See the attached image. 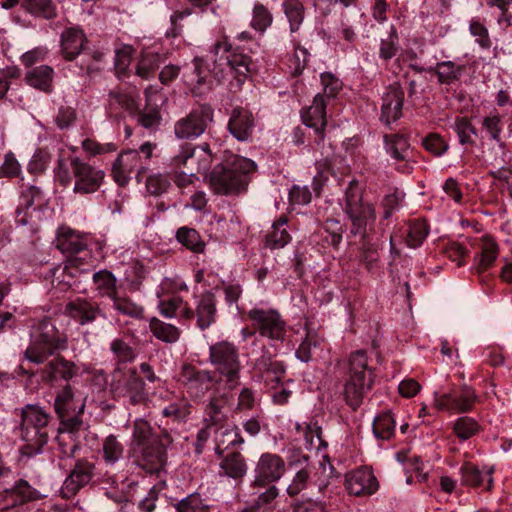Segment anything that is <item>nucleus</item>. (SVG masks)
<instances>
[{
	"instance_id": "42",
	"label": "nucleus",
	"mask_w": 512,
	"mask_h": 512,
	"mask_svg": "<svg viewBox=\"0 0 512 512\" xmlns=\"http://www.w3.org/2000/svg\"><path fill=\"white\" fill-rule=\"evenodd\" d=\"M250 496L255 497L251 506L259 509L260 511H265V507L270 505L279 495L278 488L273 484H268L267 486H257L251 487Z\"/></svg>"
},
{
	"instance_id": "45",
	"label": "nucleus",
	"mask_w": 512,
	"mask_h": 512,
	"mask_svg": "<svg viewBox=\"0 0 512 512\" xmlns=\"http://www.w3.org/2000/svg\"><path fill=\"white\" fill-rule=\"evenodd\" d=\"M396 422L391 412L379 414L373 421V432L378 439L389 440L395 432Z\"/></svg>"
},
{
	"instance_id": "22",
	"label": "nucleus",
	"mask_w": 512,
	"mask_h": 512,
	"mask_svg": "<svg viewBox=\"0 0 512 512\" xmlns=\"http://www.w3.org/2000/svg\"><path fill=\"white\" fill-rule=\"evenodd\" d=\"M345 484L349 493L355 496L372 495L379 488V483L373 471L368 467H361L348 473Z\"/></svg>"
},
{
	"instance_id": "33",
	"label": "nucleus",
	"mask_w": 512,
	"mask_h": 512,
	"mask_svg": "<svg viewBox=\"0 0 512 512\" xmlns=\"http://www.w3.org/2000/svg\"><path fill=\"white\" fill-rule=\"evenodd\" d=\"M493 472V468H489L483 472L476 465L466 462L460 468L461 482L466 486L479 487L484 483V478L487 477V486L485 489L489 491L493 486Z\"/></svg>"
},
{
	"instance_id": "40",
	"label": "nucleus",
	"mask_w": 512,
	"mask_h": 512,
	"mask_svg": "<svg viewBox=\"0 0 512 512\" xmlns=\"http://www.w3.org/2000/svg\"><path fill=\"white\" fill-rule=\"evenodd\" d=\"M162 62L159 53L144 51L137 62L135 74L144 80H148L154 76Z\"/></svg>"
},
{
	"instance_id": "12",
	"label": "nucleus",
	"mask_w": 512,
	"mask_h": 512,
	"mask_svg": "<svg viewBox=\"0 0 512 512\" xmlns=\"http://www.w3.org/2000/svg\"><path fill=\"white\" fill-rule=\"evenodd\" d=\"M178 382L192 398H201L209 391L212 383H218V378L209 370H200L184 363L178 374Z\"/></svg>"
},
{
	"instance_id": "31",
	"label": "nucleus",
	"mask_w": 512,
	"mask_h": 512,
	"mask_svg": "<svg viewBox=\"0 0 512 512\" xmlns=\"http://www.w3.org/2000/svg\"><path fill=\"white\" fill-rule=\"evenodd\" d=\"M86 41L81 29L67 28L61 35V48L64 58L68 61L75 59L83 49Z\"/></svg>"
},
{
	"instance_id": "60",
	"label": "nucleus",
	"mask_w": 512,
	"mask_h": 512,
	"mask_svg": "<svg viewBox=\"0 0 512 512\" xmlns=\"http://www.w3.org/2000/svg\"><path fill=\"white\" fill-rule=\"evenodd\" d=\"M469 31L476 42L483 49H489L492 45L489 32L485 24L479 18H472L469 23Z\"/></svg>"
},
{
	"instance_id": "9",
	"label": "nucleus",
	"mask_w": 512,
	"mask_h": 512,
	"mask_svg": "<svg viewBox=\"0 0 512 512\" xmlns=\"http://www.w3.org/2000/svg\"><path fill=\"white\" fill-rule=\"evenodd\" d=\"M247 316L260 336L271 341L283 342L285 340L286 322L277 310L252 308L248 311Z\"/></svg>"
},
{
	"instance_id": "48",
	"label": "nucleus",
	"mask_w": 512,
	"mask_h": 512,
	"mask_svg": "<svg viewBox=\"0 0 512 512\" xmlns=\"http://www.w3.org/2000/svg\"><path fill=\"white\" fill-rule=\"evenodd\" d=\"M295 429L304 436L306 445L310 448H319L322 444V429L317 421L296 423Z\"/></svg>"
},
{
	"instance_id": "2",
	"label": "nucleus",
	"mask_w": 512,
	"mask_h": 512,
	"mask_svg": "<svg viewBox=\"0 0 512 512\" xmlns=\"http://www.w3.org/2000/svg\"><path fill=\"white\" fill-rule=\"evenodd\" d=\"M172 442L166 430L158 434L147 420L138 418L133 423L129 453L139 467L155 473L166 465V450Z\"/></svg>"
},
{
	"instance_id": "52",
	"label": "nucleus",
	"mask_w": 512,
	"mask_h": 512,
	"mask_svg": "<svg viewBox=\"0 0 512 512\" xmlns=\"http://www.w3.org/2000/svg\"><path fill=\"white\" fill-rule=\"evenodd\" d=\"M429 234V225L426 220H414L409 222L407 244L412 248L419 247Z\"/></svg>"
},
{
	"instance_id": "62",
	"label": "nucleus",
	"mask_w": 512,
	"mask_h": 512,
	"mask_svg": "<svg viewBox=\"0 0 512 512\" xmlns=\"http://www.w3.org/2000/svg\"><path fill=\"white\" fill-rule=\"evenodd\" d=\"M108 97V105L110 109L122 108L127 111H133L136 108L134 98L121 90L110 91Z\"/></svg>"
},
{
	"instance_id": "21",
	"label": "nucleus",
	"mask_w": 512,
	"mask_h": 512,
	"mask_svg": "<svg viewBox=\"0 0 512 512\" xmlns=\"http://www.w3.org/2000/svg\"><path fill=\"white\" fill-rule=\"evenodd\" d=\"M255 127L256 119L249 109L238 106L231 111L228 130L238 141H249L252 138Z\"/></svg>"
},
{
	"instance_id": "18",
	"label": "nucleus",
	"mask_w": 512,
	"mask_h": 512,
	"mask_svg": "<svg viewBox=\"0 0 512 512\" xmlns=\"http://www.w3.org/2000/svg\"><path fill=\"white\" fill-rule=\"evenodd\" d=\"M39 497L38 491L26 480L17 479L13 484L4 487L0 491V510H8Z\"/></svg>"
},
{
	"instance_id": "35",
	"label": "nucleus",
	"mask_w": 512,
	"mask_h": 512,
	"mask_svg": "<svg viewBox=\"0 0 512 512\" xmlns=\"http://www.w3.org/2000/svg\"><path fill=\"white\" fill-rule=\"evenodd\" d=\"M247 473V464L240 452H230L220 462V474L234 480H242Z\"/></svg>"
},
{
	"instance_id": "55",
	"label": "nucleus",
	"mask_w": 512,
	"mask_h": 512,
	"mask_svg": "<svg viewBox=\"0 0 512 512\" xmlns=\"http://www.w3.org/2000/svg\"><path fill=\"white\" fill-rule=\"evenodd\" d=\"M224 401L214 397L205 408L204 421L207 427L216 426L225 421L226 415L223 411Z\"/></svg>"
},
{
	"instance_id": "54",
	"label": "nucleus",
	"mask_w": 512,
	"mask_h": 512,
	"mask_svg": "<svg viewBox=\"0 0 512 512\" xmlns=\"http://www.w3.org/2000/svg\"><path fill=\"white\" fill-rule=\"evenodd\" d=\"M110 351L117 363H130L136 358L135 350L124 339L115 338L110 343Z\"/></svg>"
},
{
	"instance_id": "14",
	"label": "nucleus",
	"mask_w": 512,
	"mask_h": 512,
	"mask_svg": "<svg viewBox=\"0 0 512 512\" xmlns=\"http://www.w3.org/2000/svg\"><path fill=\"white\" fill-rule=\"evenodd\" d=\"M216 302V296L211 291H205L195 296V309L185 303L180 315L186 320H191L196 316L197 326L201 330H205L216 320Z\"/></svg>"
},
{
	"instance_id": "19",
	"label": "nucleus",
	"mask_w": 512,
	"mask_h": 512,
	"mask_svg": "<svg viewBox=\"0 0 512 512\" xmlns=\"http://www.w3.org/2000/svg\"><path fill=\"white\" fill-rule=\"evenodd\" d=\"M64 314L81 326L93 323L98 317L105 318L97 302L83 297L68 301L64 307Z\"/></svg>"
},
{
	"instance_id": "46",
	"label": "nucleus",
	"mask_w": 512,
	"mask_h": 512,
	"mask_svg": "<svg viewBox=\"0 0 512 512\" xmlns=\"http://www.w3.org/2000/svg\"><path fill=\"white\" fill-rule=\"evenodd\" d=\"M176 238L179 243L194 253H202L205 249V243L201 239L199 233L188 227H181L176 233Z\"/></svg>"
},
{
	"instance_id": "38",
	"label": "nucleus",
	"mask_w": 512,
	"mask_h": 512,
	"mask_svg": "<svg viewBox=\"0 0 512 512\" xmlns=\"http://www.w3.org/2000/svg\"><path fill=\"white\" fill-rule=\"evenodd\" d=\"M149 328L155 338L168 344L176 343L181 336V331L178 327L156 317L150 320Z\"/></svg>"
},
{
	"instance_id": "11",
	"label": "nucleus",
	"mask_w": 512,
	"mask_h": 512,
	"mask_svg": "<svg viewBox=\"0 0 512 512\" xmlns=\"http://www.w3.org/2000/svg\"><path fill=\"white\" fill-rule=\"evenodd\" d=\"M214 111L209 105L193 109L185 117L176 121L174 133L178 139H195L201 136L213 120Z\"/></svg>"
},
{
	"instance_id": "28",
	"label": "nucleus",
	"mask_w": 512,
	"mask_h": 512,
	"mask_svg": "<svg viewBox=\"0 0 512 512\" xmlns=\"http://www.w3.org/2000/svg\"><path fill=\"white\" fill-rule=\"evenodd\" d=\"M373 380H362L358 378L348 377L344 383V399L346 404L356 411L363 403V399L367 392L371 389Z\"/></svg>"
},
{
	"instance_id": "51",
	"label": "nucleus",
	"mask_w": 512,
	"mask_h": 512,
	"mask_svg": "<svg viewBox=\"0 0 512 512\" xmlns=\"http://www.w3.org/2000/svg\"><path fill=\"white\" fill-rule=\"evenodd\" d=\"M464 70L463 66H457L452 61H443L434 68L438 81L442 84H450L457 80Z\"/></svg>"
},
{
	"instance_id": "39",
	"label": "nucleus",
	"mask_w": 512,
	"mask_h": 512,
	"mask_svg": "<svg viewBox=\"0 0 512 512\" xmlns=\"http://www.w3.org/2000/svg\"><path fill=\"white\" fill-rule=\"evenodd\" d=\"M287 224L286 217H280L273 223L272 231L266 235L265 246L271 250L280 249L291 241V236L285 228Z\"/></svg>"
},
{
	"instance_id": "20",
	"label": "nucleus",
	"mask_w": 512,
	"mask_h": 512,
	"mask_svg": "<svg viewBox=\"0 0 512 512\" xmlns=\"http://www.w3.org/2000/svg\"><path fill=\"white\" fill-rule=\"evenodd\" d=\"M38 373L42 382L53 385L59 381L68 382L74 378L78 374V368L74 362L58 355L48 361Z\"/></svg>"
},
{
	"instance_id": "36",
	"label": "nucleus",
	"mask_w": 512,
	"mask_h": 512,
	"mask_svg": "<svg viewBox=\"0 0 512 512\" xmlns=\"http://www.w3.org/2000/svg\"><path fill=\"white\" fill-rule=\"evenodd\" d=\"M251 59L243 53L233 52L227 57V67L236 81V87L241 88L250 72Z\"/></svg>"
},
{
	"instance_id": "50",
	"label": "nucleus",
	"mask_w": 512,
	"mask_h": 512,
	"mask_svg": "<svg viewBox=\"0 0 512 512\" xmlns=\"http://www.w3.org/2000/svg\"><path fill=\"white\" fill-rule=\"evenodd\" d=\"M175 512H210V506L199 493H191L175 505Z\"/></svg>"
},
{
	"instance_id": "25",
	"label": "nucleus",
	"mask_w": 512,
	"mask_h": 512,
	"mask_svg": "<svg viewBox=\"0 0 512 512\" xmlns=\"http://www.w3.org/2000/svg\"><path fill=\"white\" fill-rule=\"evenodd\" d=\"M479 248L480 252L474 257L472 270L479 275L481 281H484L482 275L494 265L499 248L495 240L488 235L481 237Z\"/></svg>"
},
{
	"instance_id": "34",
	"label": "nucleus",
	"mask_w": 512,
	"mask_h": 512,
	"mask_svg": "<svg viewBox=\"0 0 512 512\" xmlns=\"http://www.w3.org/2000/svg\"><path fill=\"white\" fill-rule=\"evenodd\" d=\"M21 8L34 18L54 20L58 17V8L53 0H22Z\"/></svg>"
},
{
	"instance_id": "17",
	"label": "nucleus",
	"mask_w": 512,
	"mask_h": 512,
	"mask_svg": "<svg viewBox=\"0 0 512 512\" xmlns=\"http://www.w3.org/2000/svg\"><path fill=\"white\" fill-rule=\"evenodd\" d=\"M326 107L325 97L318 93L315 95L312 104L302 108L300 113L303 124L313 129L317 144L323 142L325 137L324 132L327 126Z\"/></svg>"
},
{
	"instance_id": "47",
	"label": "nucleus",
	"mask_w": 512,
	"mask_h": 512,
	"mask_svg": "<svg viewBox=\"0 0 512 512\" xmlns=\"http://www.w3.org/2000/svg\"><path fill=\"white\" fill-rule=\"evenodd\" d=\"M452 129L458 136L461 145H474V136H477V130L467 117H456Z\"/></svg>"
},
{
	"instance_id": "7",
	"label": "nucleus",
	"mask_w": 512,
	"mask_h": 512,
	"mask_svg": "<svg viewBox=\"0 0 512 512\" xmlns=\"http://www.w3.org/2000/svg\"><path fill=\"white\" fill-rule=\"evenodd\" d=\"M209 362L215 368L218 383L233 390L240 384L242 365L237 346L227 340L218 341L209 347Z\"/></svg>"
},
{
	"instance_id": "49",
	"label": "nucleus",
	"mask_w": 512,
	"mask_h": 512,
	"mask_svg": "<svg viewBox=\"0 0 512 512\" xmlns=\"http://www.w3.org/2000/svg\"><path fill=\"white\" fill-rule=\"evenodd\" d=\"M110 300L113 302V308L118 313L132 318L143 317V307L133 302L129 297L121 296L118 292L115 298L113 297Z\"/></svg>"
},
{
	"instance_id": "8",
	"label": "nucleus",
	"mask_w": 512,
	"mask_h": 512,
	"mask_svg": "<svg viewBox=\"0 0 512 512\" xmlns=\"http://www.w3.org/2000/svg\"><path fill=\"white\" fill-rule=\"evenodd\" d=\"M91 481L99 484H107L110 487H115L118 483L116 474L108 470L102 471V469L96 467L95 463L86 459H79L64 484L68 491L75 494Z\"/></svg>"
},
{
	"instance_id": "59",
	"label": "nucleus",
	"mask_w": 512,
	"mask_h": 512,
	"mask_svg": "<svg viewBox=\"0 0 512 512\" xmlns=\"http://www.w3.org/2000/svg\"><path fill=\"white\" fill-rule=\"evenodd\" d=\"M190 414V405L184 401L169 403L162 410V415L174 422H183Z\"/></svg>"
},
{
	"instance_id": "1",
	"label": "nucleus",
	"mask_w": 512,
	"mask_h": 512,
	"mask_svg": "<svg viewBox=\"0 0 512 512\" xmlns=\"http://www.w3.org/2000/svg\"><path fill=\"white\" fill-rule=\"evenodd\" d=\"M343 211L351 223L350 234L362 239L360 261L372 271L379 260L378 245L370 236L376 221V209L372 202L364 200L362 189L355 180L350 181L346 188Z\"/></svg>"
},
{
	"instance_id": "10",
	"label": "nucleus",
	"mask_w": 512,
	"mask_h": 512,
	"mask_svg": "<svg viewBox=\"0 0 512 512\" xmlns=\"http://www.w3.org/2000/svg\"><path fill=\"white\" fill-rule=\"evenodd\" d=\"M144 380L135 368L129 369L118 378L113 377L111 391L115 398H124L132 405H139L146 401L147 392Z\"/></svg>"
},
{
	"instance_id": "63",
	"label": "nucleus",
	"mask_w": 512,
	"mask_h": 512,
	"mask_svg": "<svg viewBox=\"0 0 512 512\" xmlns=\"http://www.w3.org/2000/svg\"><path fill=\"white\" fill-rule=\"evenodd\" d=\"M321 83L323 85V96L325 100H331L337 96L342 89V82L330 72L322 73Z\"/></svg>"
},
{
	"instance_id": "26",
	"label": "nucleus",
	"mask_w": 512,
	"mask_h": 512,
	"mask_svg": "<svg viewBox=\"0 0 512 512\" xmlns=\"http://www.w3.org/2000/svg\"><path fill=\"white\" fill-rule=\"evenodd\" d=\"M55 244L57 249L70 257L78 254V252H83L87 248V238L68 227H60Z\"/></svg>"
},
{
	"instance_id": "30",
	"label": "nucleus",
	"mask_w": 512,
	"mask_h": 512,
	"mask_svg": "<svg viewBox=\"0 0 512 512\" xmlns=\"http://www.w3.org/2000/svg\"><path fill=\"white\" fill-rule=\"evenodd\" d=\"M54 69L48 65H40L31 68L25 74L26 83L36 90L44 93L53 91Z\"/></svg>"
},
{
	"instance_id": "16",
	"label": "nucleus",
	"mask_w": 512,
	"mask_h": 512,
	"mask_svg": "<svg viewBox=\"0 0 512 512\" xmlns=\"http://www.w3.org/2000/svg\"><path fill=\"white\" fill-rule=\"evenodd\" d=\"M286 470L283 458L273 453H263L255 467V478L251 487L267 486L278 481Z\"/></svg>"
},
{
	"instance_id": "13",
	"label": "nucleus",
	"mask_w": 512,
	"mask_h": 512,
	"mask_svg": "<svg viewBox=\"0 0 512 512\" xmlns=\"http://www.w3.org/2000/svg\"><path fill=\"white\" fill-rule=\"evenodd\" d=\"M145 172V163L137 150H127L120 153L112 167L113 179L120 186H125L133 173H135L136 179L140 183Z\"/></svg>"
},
{
	"instance_id": "5",
	"label": "nucleus",
	"mask_w": 512,
	"mask_h": 512,
	"mask_svg": "<svg viewBox=\"0 0 512 512\" xmlns=\"http://www.w3.org/2000/svg\"><path fill=\"white\" fill-rule=\"evenodd\" d=\"M255 168L252 160L235 156L214 166L208 175L210 188L218 195H238L246 190L248 174Z\"/></svg>"
},
{
	"instance_id": "32",
	"label": "nucleus",
	"mask_w": 512,
	"mask_h": 512,
	"mask_svg": "<svg viewBox=\"0 0 512 512\" xmlns=\"http://www.w3.org/2000/svg\"><path fill=\"white\" fill-rule=\"evenodd\" d=\"M347 376L362 380H373V373L368 366V357L365 350H356L352 352L347 361Z\"/></svg>"
},
{
	"instance_id": "3",
	"label": "nucleus",
	"mask_w": 512,
	"mask_h": 512,
	"mask_svg": "<svg viewBox=\"0 0 512 512\" xmlns=\"http://www.w3.org/2000/svg\"><path fill=\"white\" fill-rule=\"evenodd\" d=\"M55 177L64 187L72 184L77 194H91L98 191L104 182L105 172L80 159L69 155L59 158L55 168Z\"/></svg>"
},
{
	"instance_id": "6",
	"label": "nucleus",
	"mask_w": 512,
	"mask_h": 512,
	"mask_svg": "<svg viewBox=\"0 0 512 512\" xmlns=\"http://www.w3.org/2000/svg\"><path fill=\"white\" fill-rule=\"evenodd\" d=\"M67 347V337L55 325L51 318H43L34 325L31 341L24 352V357L31 363L43 364L58 351Z\"/></svg>"
},
{
	"instance_id": "24",
	"label": "nucleus",
	"mask_w": 512,
	"mask_h": 512,
	"mask_svg": "<svg viewBox=\"0 0 512 512\" xmlns=\"http://www.w3.org/2000/svg\"><path fill=\"white\" fill-rule=\"evenodd\" d=\"M404 91L398 83L391 84L382 97L380 120L386 125L398 120L402 115Z\"/></svg>"
},
{
	"instance_id": "61",
	"label": "nucleus",
	"mask_w": 512,
	"mask_h": 512,
	"mask_svg": "<svg viewBox=\"0 0 512 512\" xmlns=\"http://www.w3.org/2000/svg\"><path fill=\"white\" fill-rule=\"evenodd\" d=\"M398 35L394 28L386 38H382L379 48V57L385 61L392 59L398 52Z\"/></svg>"
},
{
	"instance_id": "64",
	"label": "nucleus",
	"mask_w": 512,
	"mask_h": 512,
	"mask_svg": "<svg viewBox=\"0 0 512 512\" xmlns=\"http://www.w3.org/2000/svg\"><path fill=\"white\" fill-rule=\"evenodd\" d=\"M92 266V255L90 251L85 248L83 252H78V254L71 255L67 259V265L64 267L63 272L67 269L75 268L80 270L81 272L89 271Z\"/></svg>"
},
{
	"instance_id": "53",
	"label": "nucleus",
	"mask_w": 512,
	"mask_h": 512,
	"mask_svg": "<svg viewBox=\"0 0 512 512\" xmlns=\"http://www.w3.org/2000/svg\"><path fill=\"white\" fill-rule=\"evenodd\" d=\"M243 443L244 439L236 426L233 429H225L216 438L215 452L217 455L222 456L229 446L241 445Z\"/></svg>"
},
{
	"instance_id": "41",
	"label": "nucleus",
	"mask_w": 512,
	"mask_h": 512,
	"mask_svg": "<svg viewBox=\"0 0 512 512\" xmlns=\"http://www.w3.org/2000/svg\"><path fill=\"white\" fill-rule=\"evenodd\" d=\"M93 282L98 294L109 299L115 298L118 293L117 279L112 272L104 269L93 274Z\"/></svg>"
},
{
	"instance_id": "27",
	"label": "nucleus",
	"mask_w": 512,
	"mask_h": 512,
	"mask_svg": "<svg viewBox=\"0 0 512 512\" xmlns=\"http://www.w3.org/2000/svg\"><path fill=\"white\" fill-rule=\"evenodd\" d=\"M45 198L42 191L36 186H29L21 195L20 205L16 210L15 221L19 225H27L29 223V210H36L37 207L43 206Z\"/></svg>"
},
{
	"instance_id": "44",
	"label": "nucleus",
	"mask_w": 512,
	"mask_h": 512,
	"mask_svg": "<svg viewBox=\"0 0 512 512\" xmlns=\"http://www.w3.org/2000/svg\"><path fill=\"white\" fill-rule=\"evenodd\" d=\"M273 23V15L264 4L256 2L252 9L250 27L263 34Z\"/></svg>"
},
{
	"instance_id": "57",
	"label": "nucleus",
	"mask_w": 512,
	"mask_h": 512,
	"mask_svg": "<svg viewBox=\"0 0 512 512\" xmlns=\"http://www.w3.org/2000/svg\"><path fill=\"white\" fill-rule=\"evenodd\" d=\"M171 186V178L168 174L157 173L146 179V189L149 194L159 196L168 191Z\"/></svg>"
},
{
	"instance_id": "58",
	"label": "nucleus",
	"mask_w": 512,
	"mask_h": 512,
	"mask_svg": "<svg viewBox=\"0 0 512 512\" xmlns=\"http://www.w3.org/2000/svg\"><path fill=\"white\" fill-rule=\"evenodd\" d=\"M480 429L478 422L467 416L460 417L454 424V432L461 440L474 436Z\"/></svg>"
},
{
	"instance_id": "37",
	"label": "nucleus",
	"mask_w": 512,
	"mask_h": 512,
	"mask_svg": "<svg viewBox=\"0 0 512 512\" xmlns=\"http://www.w3.org/2000/svg\"><path fill=\"white\" fill-rule=\"evenodd\" d=\"M100 455L107 467H113L123 458L124 445L117 436L110 434L102 441Z\"/></svg>"
},
{
	"instance_id": "23",
	"label": "nucleus",
	"mask_w": 512,
	"mask_h": 512,
	"mask_svg": "<svg viewBox=\"0 0 512 512\" xmlns=\"http://www.w3.org/2000/svg\"><path fill=\"white\" fill-rule=\"evenodd\" d=\"M385 149L388 154L400 165L396 169L402 173L409 174L413 170L411 164V149L408 139L400 134H390L384 136Z\"/></svg>"
},
{
	"instance_id": "15",
	"label": "nucleus",
	"mask_w": 512,
	"mask_h": 512,
	"mask_svg": "<svg viewBox=\"0 0 512 512\" xmlns=\"http://www.w3.org/2000/svg\"><path fill=\"white\" fill-rule=\"evenodd\" d=\"M477 395L473 388L463 386L450 393H434V407L437 410H445L453 413H465L471 411L477 401Z\"/></svg>"
},
{
	"instance_id": "4",
	"label": "nucleus",
	"mask_w": 512,
	"mask_h": 512,
	"mask_svg": "<svg viewBox=\"0 0 512 512\" xmlns=\"http://www.w3.org/2000/svg\"><path fill=\"white\" fill-rule=\"evenodd\" d=\"M51 416L38 405L27 404L21 411L20 437L24 445L21 454L27 457L42 452L55 429L50 425Z\"/></svg>"
},
{
	"instance_id": "43",
	"label": "nucleus",
	"mask_w": 512,
	"mask_h": 512,
	"mask_svg": "<svg viewBox=\"0 0 512 512\" xmlns=\"http://www.w3.org/2000/svg\"><path fill=\"white\" fill-rule=\"evenodd\" d=\"M282 8L289 21L290 31L297 32L304 20L305 8L302 2L300 0H284Z\"/></svg>"
},
{
	"instance_id": "29",
	"label": "nucleus",
	"mask_w": 512,
	"mask_h": 512,
	"mask_svg": "<svg viewBox=\"0 0 512 512\" xmlns=\"http://www.w3.org/2000/svg\"><path fill=\"white\" fill-rule=\"evenodd\" d=\"M84 409L85 399L78 401L70 384H66L57 392L54 400V410L58 417H63L65 414L75 413L76 411L83 413Z\"/></svg>"
},
{
	"instance_id": "56",
	"label": "nucleus",
	"mask_w": 512,
	"mask_h": 512,
	"mask_svg": "<svg viewBox=\"0 0 512 512\" xmlns=\"http://www.w3.org/2000/svg\"><path fill=\"white\" fill-rule=\"evenodd\" d=\"M196 146L192 144H184L180 146V149L176 155L170 160V167L172 171H178L182 167L192 169L190 163L193 161L195 156Z\"/></svg>"
}]
</instances>
